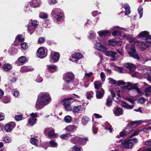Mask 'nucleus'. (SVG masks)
Returning a JSON list of instances; mask_svg holds the SVG:
<instances>
[{"label":"nucleus","instance_id":"obj_1","mask_svg":"<svg viewBox=\"0 0 151 151\" xmlns=\"http://www.w3.org/2000/svg\"><path fill=\"white\" fill-rule=\"evenodd\" d=\"M51 101V98L49 94L47 93H42L38 98L36 107L38 109H41L49 104Z\"/></svg>","mask_w":151,"mask_h":151},{"label":"nucleus","instance_id":"obj_2","mask_svg":"<svg viewBox=\"0 0 151 151\" xmlns=\"http://www.w3.org/2000/svg\"><path fill=\"white\" fill-rule=\"evenodd\" d=\"M123 36L124 38L127 39L132 45L133 43L136 44V45L142 50L145 49L149 46L150 44L151 45V41L147 42L146 43L139 41L136 42L135 39L132 38L130 36L123 34Z\"/></svg>","mask_w":151,"mask_h":151},{"label":"nucleus","instance_id":"obj_3","mask_svg":"<svg viewBox=\"0 0 151 151\" xmlns=\"http://www.w3.org/2000/svg\"><path fill=\"white\" fill-rule=\"evenodd\" d=\"M118 142L120 143V145L126 148H131L133 145L132 140L129 139L123 141L120 140Z\"/></svg>","mask_w":151,"mask_h":151},{"label":"nucleus","instance_id":"obj_4","mask_svg":"<svg viewBox=\"0 0 151 151\" xmlns=\"http://www.w3.org/2000/svg\"><path fill=\"white\" fill-rule=\"evenodd\" d=\"M124 66L129 70L131 74L132 77H136L137 76L138 73L134 70L135 67L134 65L129 63H127L124 64Z\"/></svg>","mask_w":151,"mask_h":151},{"label":"nucleus","instance_id":"obj_5","mask_svg":"<svg viewBox=\"0 0 151 151\" xmlns=\"http://www.w3.org/2000/svg\"><path fill=\"white\" fill-rule=\"evenodd\" d=\"M137 84H132L131 83L128 82L127 85L126 86V88L128 90H131V89H134L136 90L137 93L142 95L143 93L141 91L139 88L137 87Z\"/></svg>","mask_w":151,"mask_h":151},{"label":"nucleus","instance_id":"obj_6","mask_svg":"<svg viewBox=\"0 0 151 151\" xmlns=\"http://www.w3.org/2000/svg\"><path fill=\"white\" fill-rule=\"evenodd\" d=\"M88 140L87 138H79L78 137H76L72 138L71 139V142L73 143H75L77 142H79L81 144H84L86 143V142Z\"/></svg>","mask_w":151,"mask_h":151},{"label":"nucleus","instance_id":"obj_7","mask_svg":"<svg viewBox=\"0 0 151 151\" xmlns=\"http://www.w3.org/2000/svg\"><path fill=\"white\" fill-rule=\"evenodd\" d=\"M131 52H129L128 53L131 57L137 59H139L140 57L139 55L136 52L134 45L132 46L131 48Z\"/></svg>","mask_w":151,"mask_h":151},{"label":"nucleus","instance_id":"obj_8","mask_svg":"<svg viewBox=\"0 0 151 151\" xmlns=\"http://www.w3.org/2000/svg\"><path fill=\"white\" fill-rule=\"evenodd\" d=\"M50 57V62L52 63H55L59 60L60 57L59 54L56 52H52L51 54Z\"/></svg>","mask_w":151,"mask_h":151},{"label":"nucleus","instance_id":"obj_9","mask_svg":"<svg viewBox=\"0 0 151 151\" xmlns=\"http://www.w3.org/2000/svg\"><path fill=\"white\" fill-rule=\"evenodd\" d=\"M116 92L117 94V97L115 98L116 96V92L114 91L111 90V96L113 99V100L116 101L118 102L119 100V99L121 98V96L120 94V91L118 89V90H116Z\"/></svg>","mask_w":151,"mask_h":151},{"label":"nucleus","instance_id":"obj_10","mask_svg":"<svg viewBox=\"0 0 151 151\" xmlns=\"http://www.w3.org/2000/svg\"><path fill=\"white\" fill-rule=\"evenodd\" d=\"M15 126L14 122H11L7 124L4 127L5 131L7 132H10Z\"/></svg>","mask_w":151,"mask_h":151},{"label":"nucleus","instance_id":"obj_11","mask_svg":"<svg viewBox=\"0 0 151 151\" xmlns=\"http://www.w3.org/2000/svg\"><path fill=\"white\" fill-rule=\"evenodd\" d=\"M37 53L38 57L41 58H44L46 55L45 50L43 47H39L37 50Z\"/></svg>","mask_w":151,"mask_h":151},{"label":"nucleus","instance_id":"obj_12","mask_svg":"<svg viewBox=\"0 0 151 151\" xmlns=\"http://www.w3.org/2000/svg\"><path fill=\"white\" fill-rule=\"evenodd\" d=\"M94 48L98 51H105L107 49L106 46L103 45L100 43L97 42L94 45Z\"/></svg>","mask_w":151,"mask_h":151},{"label":"nucleus","instance_id":"obj_13","mask_svg":"<svg viewBox=\"0 0 151 151\" xmlns=\"http://www.w3.org/2000/svg\"><path fill=\"white\" fill-rule=\"evenodd\" d=\"M73 76V74L72 73H67L65 74L63 79L66 82H69L72 81Z\"/></svg>","mask_w":151,"mask_h":151},{"label":"nucleus","instance_id":"obj_14","mask_svg":"<svg viewBox=\"0 0 151 151\" xmlns=\"http://www.w3.org/2000/svg\"><path fill=\"white\" fill-rule=\"evenodd\" d=\"M143 122L141 120L135 121L132 122H131L128 124L127 126L128 128L132 127H135L142 123Z\"/></svg>","mask_w":151,"mask_h":151},{"label":"nucleus","instance_id":"obj_15","mask_svg":"<svg viewBox=\"0 0 151 151\" xmlns=\"http://www.w3.org/2000/svg\"><path fill=\"white\" fill-rule=\"evenodd\" d=\"M105 55L106 56H111L112 58L115 59L118 56V55L117 52H114L112 51H109L105 53Z\"/></svg>","mask_w":151,"mask_h":151},{"label":"nucleus","instance_id":"obj_16","mask_svg":"<svg viewBox=\"0 0 151 151\" xmlns=\"http://www.w3.org/2000/svg\"><path fill=\"white\" fill-rule=\"evenodd\" d=\"M37 114H30V117L28 121V123L31 125H33L35 123V121L36 120L35 118L37 117Z\"/></svg>","mask_w":151,"mask_h":151},{"label":"nucleus","instance_id":"obj_17","mask_svg":"<svg viewBox=\"0 0 151 151\" xmlns=\"http://www.w3.org/2000/svg\"><path fill=\"white\" fill-rule=\"evenodd\" d=\"M84 109L85 108L82 107L81 106H74L73 109V112L81 113Z\"/></svg>","mask_w":151,"mask_h":151},{"label":"nucleus","instance_id":"obj_18","mask_svg":"<svg viewBox=\"0 0 151 151\" xmlns=\"http://www.w3.org/2000/svg\"><path fill=\"white\" fill-rule=\"evenodd\" d=\"M71 57L73 59L75 60V61L77 62L82 58L83 57V55L80 53H75L72 55Z\"/></svg>","mask_w":151,"mask_h":151},{"label":"nucleus","instance_id":"obj_19","mask_svg":"<svg viewBox=\"0 0 151 151\" xmlns=\"http://www.w3.org/2000/svg\"><path fill=\"white\" fill-rule=\"evenodd\" d=\"M132 130L133 129L132 127L128 128L127 127L126 131H123L121 132L120 133V136L121 137L125 136L127 134L131 133Z\"/></svg>","mask_w":151,"mask_h":151},{"label":"nucleus","instance_id":"obj_20","mask_svg":"<svg viewBox=\"0 0 151 151\" xmlns=\"http://www.w3.org/2000/svg\"><path fill=\"white\" fill-rule=\"evenodd\" d=\"M120 29H122L121 28L118 27H113L112 29V31L115 30H114L112 33L113 36H115L116 35H119L121 36V33L120 31H119V30Z\"/></svg>","mask_w":151,"mask_h":151},{"label":"nucleus","instance_id":"obj_21","mask_svg":"<svg viewBox=\"0 0 151 151\" xmlns=\"http://www.w3.org/2000/svg\"><path fill=\"white\" fill-rule=\"evenodd\" d=\"M149 33L147 31H144L141 32L137 36L136 38H145L147 39V37L148 36Z\"/></svg>","mask_w":151,"mask_h":151},{"label":"nucleus","instance_id":"obj_22","mask_svg":"<svg viewBox=\"0 0 151 151\" xmlns=\"http://www.w3.org/2000/svg\"><path fill=\"white\" fill-rule=\"evenodd\" d=\"M74 101V99L72 98H67L64 99L63 103V105H70Z\"/></svg>","mask_w":151,"mask_h":151},{"label":"nucleus","instance_id":"obj_23","mask_svg":"<svg viewBox=\"0 0 151 151\" xmlns=\"http://www.w3.org/2000/svg\"><path fill=\"white\" fill-rule=\"evenodd\" d=\"M40 4V0H32L30 4L33 7H37L39 6Z\"/></svg>","mask_w":151,"mask_h":151},{"label":"nucleus","instance_id":"obj_24","mask_svg":"<svg viewBox=\"0 0 151 151\" xmlns=\"http://www.w3.org/2000/svg\"><path fill=\"white\" fill-rule=\"evenodd\" d=\"M104 94V92L103 88H101L100 90L96 92V96L97 99H100L102 98Z\"/></svg>","mask_w":151,"mask_h":151},{"label":"nucleus","instance_id":"obj_25","mask_svg":"<svg viewBox=\"0 0 151 151\" xmlns=\"http://www.w3.org/2000/svg\"><path fill=\"white\" fill-rule=\"evenodd\" d=\"M47 68L49 71L53 73L57 70V67L56 65H47Z\"/></svg>","mask_w":151,"mask_h":151},{"label":"nucleus","instance_id":"obj_26","mask_svg":"<svg viewBox=\"0 0 151 151\" xmlns=\"http://www.w3.org/2000/svg\"><path fill=\"white\" fill-rule=\"evenodd\" d=\"M30 142L32 144L38 146L40 145V140L36 139L34 138H31L30 139Z\"/></svg>","mask_w":151,"mask_h":151},{"label":"nucleus","instance_id":"obj_27","mask_svg":"<svg viewBox=\"0 0 151 151\" xmlns=\"http://www.w3.org/2000/svg\"><path fill=\"white\" fill-rule=\"evenodd\" d=\"M111 30L110 31L109 30H102L98 32V34L99 36L101 37L104 36L110 33Z\"/></svg>","mask_w":151,"mask_h":151},{"label":"nucleus","instance_id":"obj_28","mask_svg":"<svg viewBox=\"0 0 151 151\" xmlns=\"http://www.w3.org/2000/svg\"><path fill=\"white\" fill-rule=\"evenodd\" d=\"M33 70L34 68H33L24 66L22 67L21 68V71L23 72L32 71Z\"/></svg>","mask_w":151,"mask_h":151},{"label":"nucleus","instance_id":"obj_29","mask_svg":"<svg viewBox=\"0 0 151 151\" xmlns=\"http://www.w3.org/2000/svg\"><path fill=\"white\" fill-rule=\"evenodd\" d=\"M26 26L28 28V32L30 33V35L32 34L35 31V28L32 26H31V24H29Z\"/></svg>","mask_w":151,"mask_h":151},{"label":"nucleus","instance_id":"obj_30","mask_svg":"<svg viewBox=\"0 0 151 151\" xmlns=\"http://www.w3.org/2000/svg\"><path fill=\"white\" fill-rule=\"evenodd\" d=\"M124 8L125 9V14L127 15L130 13V7L127 4H124Z\"/></svg>","mask_w":151,"mask_h":151},{"label":"nucleus","instance_id":"obj_31","mask_svg":"<svg viewBox=\"0 0 151 151\" xmlns=\"http://www.w3.org/2000/svg\"><path fill=\"white\" fill-rule=\"evenodd\" d=\"M121 106L122 107L127 109H131L133 108V106H129L124 101H122Z\"/></svg>","mask_w":151,"mask_h":151},{"label":"nucleus","instance_id":"obj_32","mask_svg":"<svg viewBox=\"0 0 151 151\" xmlns=\"http://www.w3.org/2000/svg\"><path fill=\"white\" fill-rule=\"evenodd\" d=\"M94 88L96 89H99L101 86L102 84L100 81H98L94 82Z\"/></svg>","mask_w":151,"mask_h":151},{"label":"nucleus","instance_id":"obj_33","mask_svg":"<svg viewBox=\"0 0 151 151\" xmlns=\"http://www.w3.org/2000/svg\"><path fill=\"white\" fill-rule=\"evenodd\" d=\"M54 132L55 131L54 129L49 131L47 134L49 137L51 138L56 137L57 136V135Z\"/></svg>","mask_w":151,"mask_h":151},{"label":"nucleus","instance_id":"obj_34","mask_svg":"<svg viewBox=\"0 0 151 151\" xmlns=\"http://www.w3.org/2000/svg\"><path fill=\"white\" fill-rule=\"evenodd\" d=\"M76 128V126L74 125H69L65 128V129L68 131H71Z\"/></svg>","mask_w":151,"mask_h":151},{"label":"nucleus","instance_id":"obj_35","mask_svg":"<svg viewBox=\"0 0 151 151\" xmlns=\"http://www.w3.org/2000/svg\"><path fill=\"white\" fill-rule=\"evenodd\" d=\"M12 67L11 65L9 64H5L3 65V69L6 71L9 70L12 68Z\"/></svg>","mask_w":151,"mask_h":151},{"label":"nucleus","instance_id":"obj_36","mask_svg":"<svg viewBox=\"0 0 151 151\" xmlns=\"http://www.w3.org/2000/svg\"><path fill=\"white\" fill-rule=\"evenodd\" d=\"M93 92L92 91H91L86 93V96L88 99H90L93 97Z\"/></svg>","mask_w":151,"mask_h":151},{"label":"nucleus","instance_id":"obj_37","mask_svg":"<svg viewBox=\"0 0 151 151\" xmlns=\"http://www.w3.org/2000/svg\"><path fill=\"white\" fill-rule=\"evenodd\" d=\"M71 135L69 134H65L61 135L60 136V138L63 139L65 140L67 139Z\"/></svg>","mask_w":151,"mask_h":151},{"label":"nucleus","instance_id":"obj_38","mask_svg":"<svg viewBox=\"0 0 151 151\" xmlns=\"http://www.w3.org/2000/svg\"><path fill=\"white\" fill-rule=\"evenodd\" d=\"M114 111L115 113H122L123 112L122 109L119 107L114 108Z\"/></svg>","mask_w":151,"mask_h":151},{"label":"nucleus","instance_id":"obj_39","mask_svg":"<svg viewBox=\"0 0 151 151\" xmlns=\"http://www.w3.org/2000/svg\"><path fill=\"white\" fill-rule=\"evenodd\" d=\"M89 121L88 118L86 116H84L82 118V123L83 125L86 124Z\"/></svg>","mask_w":151,"mask_h":151},{"label":"nucleus","instance_id":"obj_40","mask_svg":"<svg viewBox=\"0 0 151 151\" xmlns=\"http://www.w3.org/2000/svg\"><path fill=\"white\" fill-rule=\"evenodd\" d=\"M48 17L47 14L43 12H41L39 14V17L42 19H45L47 18Z\"/></svg>","mask_w":151,"mask_h":151},{"label":"nucleus","instance_id":"obj_41","mask_svg":"<svg viewBox=\"0 0 151 151\" xmlns=\"http://www.w3.org/2000/svg\"><path fill=\"white\" fill-rule=\"evenodd\" d=\"M142 130H143L142 129H137V130L135 131L134 133L130 136V137L132 138L134 136L138 135L139 132H142Z\"/></svg>","mask_w":151,"mask_h":151},{"label":"nucleus","instance_id":"obj_42","mask_svg":"<svg viewBox=\"0 0 151 151\" xmlns=\"http://www.w3.org/2000/svg\"><path fill=\"white\" fill-rule=\"evenodd\" d=\"M109 43L111 46H114L117 45V42L114 39L110 40L109 41Z\"/></svg>","mask_w":151,"mask_h":151},{"label":"nucleus","instance_id":"obj_43","mask_svg":"<svg viewBox=\"0 0 151 151\" xmlns=\"http://www.w3.org/2000/svg\"><path fill=\"white\" fill-rule=\"evenodd\" d=\"M3 141L6 143H9L12 141L11 138L7 136L4 138Z\"/></svg>","mask_w":151,"mask_h":151},{"label":"nucleus","instance_id":"obj_44","mask_svg":"<svg viewBox=\"0 0 151 151\" xmlns=\"http://www.w3.org/2000/svg\"><path fill=\"white\" fill-rule=\"evenodd\" d=\"M10 98L9 96H6L4 97L3 99V101L5 103H7L10 102Z\"/></svg>","mask_w":151,"mask_h":151},{"label":"nucleus","instance_id":"obj_45","mask_svg":"<svg viewBox=\"0 0 151 151\" xmlns=\"http://www.w3.org/2000/svg\"><path fill=\"white\" fill-rule=\"evenodd\" d=\"M97 124H98L97 123H95L93 125L92 128L93 133L95 134L97 133V131L98 129V128L96 127Z\"/></svg>","mask_w":151,"mask_h":151},{"label":"nucleus","instance_id":"obj_46","mask_svg":"<svg viewBox=\"0 0 151 151\" xmlns=\"http://www.w3.org/2000/svg\"><path fill=\"white\" fill-rule=\"evenodd\" d=\"M21 46L22 49L25 50L28 48V45L25 42H22L21 44Z\"/></svg>","mask_w":151,"mask_h":151},{"label":"nucleus","instance_id":"obj_47","mask_svg":"<svg viewBox=\"0 0 151 151\" xmlns=\"http://www.w3.org/2000/svg\"><path fill=\"white\" fill-rule=\"evenodd\" d=\"M60 12V10L57 9H54L52 11L51 14L53 16H55V14H57Z\"/></svg>","mask_w":151,"mask_h":151},{"label":"nucleus","instance_id":"obj_48","mask_svg":"<svg viewBox=\"0 0 151 151\" xmlns=\"http://www.w3.org/2000/svg\"><path fill=\"white\" fill-rule=\"evenodd\" d=\"M71 119L72 118L71 116H66L64 118V120L65 121L68 123L70 122Z\"/></svg>","mask_w":151,"mask_h":151},{"label":"nucleus","instance_id":"obj_49","mask_svg":"<svg viewBox=\"0 0 151 151\" xmlns=\"http://www.w3.org/2000/svg\"><path fill=\"white\" fill-rule=\"evenodd\" d=\"M112 104L111 99L110 97H109L106 101V105L108 106H110Z\"/></svg>","mask_w":151,"mask_h":151},{"label":"nucleus","instance_id":"obj_50","mask_svg":"<svg viewBox=\"0 0 151 151\" xmlns=\"http://www.w3.org/2000/svg\"><path fill=\"white\" fill-rule=\"evenodd\" d=\"M37 20H34L31 22L30 24H31V26H32L35 28L38 26V24H37Z\"/></svg>","mask_w":151,"mask_h":151},{"label":"nucleus","instance_id":"obj_51","mask_svg":"<svg viewBox=\"0 0 151 151\" xmlns=\"http://www.w3.org/2000/svg\"><path fill=\"white\" fill-rule=\"evenodd\" d=\"M26 59L24 56H22L19 57V63H23L26 62Z\"/></svg>","mask_w":151,"mask_h":151},{"label":"nucleus","instance_id":"obj_52","mask_svg":"<svg viewBox=\"0 0 151 151\" xmlns=\"http://www.w3.org/2000/svg\"><path fill=\"white\" fill-rule=\"evenodd\" d=\"M138 13L140 15V18H141L142 17V14L143 12V9L141 7H139L138 9Z\"/></svg>","mask_w":151,"mask_h":151},{"label":"nucleus","instance_id":"obj_53","mask_svg":"<svg viewBox=\"0 0 151 151\" xmlns=\"http://www.w3.org/2000/svg\"><path fill=\"white\" fill-rule=\"evenodd\" d=\"M65 109L67 111H71L73 109H72V107H71V105H63Z\"/></svg>","mask_w":151,"mask_h":151},{"label":"nucleus","instance_id":"obj_54","mask_svg":"<svg viewBox=\"0 0 151 151\" xmlns=\"http://www.w3.org/2000/svg\"><path fill=\"white\" fill-rule=\"evenodd\" d=\"M19 36L17 35L14 42V45L15 46H18L19 44Z\"/></svg>","mask_w":151,"mask_h":151},{"label":"nucleus","instance_id":"obj_55","mask_svg":"<svg viewBox=\"0 0 151 151\" xmlns=\"http://www.w3.org/2000/svg\"><path fill=\"white\" fill-rule=\"evenodd\" d=\"M146 101V100L144 98H140L138 99V103L139 104H143Z\"/></svg>","mask_w":151,"mask_h":151},{"label":"nucleus","instance_id":"obj_56","mask_svg":"<svg viewBox=\"0 0 151 151\" xmlns=\"http://www.w3.org/2000/svg\"><path fill=\"white\" fill-rule=\"evenodd\" d=\"M62 16L63 14L60 13V12L57 14L56 15V18L58 21L60 20L61 19Z\"/></svg>","mask_w":151,"mask_h":151},{"label":"nucleus","instance_id":"obj_57","mask_svg":"<svg viewBox=\"0 0 151 151\" xmlns=\"http://www.w3.org/2000/svg\"><path fill=\"white\" fill-rule=\"evenodd\" d=\"M48 3L50 5H52L56 4L57 3V0H48Z\"/></svg>","mask_w":151,"mask_h":151},{"label":"nucleus","instance_id":"obj_58","mask_svg":"<svg viewBox=\"0 0 151 151\" xmlns=\"http://www.w3.org/2000/svg\"><path fill=\"white\" fill-rule=\"evenodd\" d=\"M45 41V39L44 37H40V38L38 41V43L39 44H42Z\"/></svg>","mask_w":151,"mask_h":151},{"label":"nucleus","instance_id":"obj_59","mask_svg":"<svg viewBox=\"0 0 151 151\" xmlns=\"http://www.w3.org/2000/svg\"><path fill=\"white\" fill-rule=\"evenodd\" d=\"M81 149L78 146H75L73 147L72 151H80Z\"/></svg>","mask_w":151,"mask_h":151},{"label":"nucleus","instance_id":"obj_60","mask_svg":"<svg viewBox=\"0 0 151 151\" xmlns=\"http://www.w3.org/2000/svg\"><path fill=\"white\" fill-rule=\"evenodd\" d=\"M101 78L103 81H104L106 76L103 72H101L100 73Z\"/></svg>","mask_w":151,"mask_h":151},{"label":"nucleus","instance_id":"obj_61","mask_svg":"<svg viewBox=\"0 0 151 151\" xmlns=\"http://www.w3.org/2000/svg\"><path fill=\"white\" fill-rule=\"evenodd\" d=\"M108 79L109 80V83L111 84H115L116 83V81L114 80L112 78H109Z\"/></svg>","mask_w":151,"mask_h":151},{"label":"nucleus","instance_id":"obj_62","mask_svg":"<svg viewBox=\"0 0 151 151\" xmlns=\"http://www.w3.org/2000/svg\"><path fill=\"white\" fill-rule=\"evenodd\" d=\"M117 84L119 85H125L126 83L125 82L123 81L120 80L119 81L117 82Z\"/></svg>","mask_w":151,"mask_h":151},{"label":"nucleus","instance_id":"obj_63","mask_svg":"<svg viewBox=\"0 0 151 151\" xmlns=\"http://www.w3.org/2000/svg\"><path fill=\"white\" fill-rule=\"evenodd\" d=\"M105 129L107 130H109L110 132H111L112 130V128L111 126L105 127Z\"/></svg>","mask_w":151,"mask_h":151},{"label":"nucleus","instance_id":"obj_64","mask_svg":"<svg viewBox=\"0 0 151 151\" xmlns=\"http://www.w3.org/2000/svg\"><path fill=\"white\" fill-rule=\"evenodd\" d=\"M93 73L92 72H90L89 73H86L85 74V76L87 77H90L92 75Z\"/></svg>","mask_w":151,"mask_h":151}]
</instances>
